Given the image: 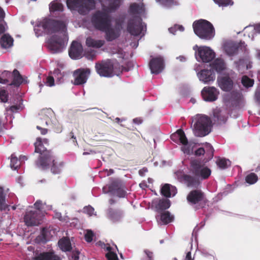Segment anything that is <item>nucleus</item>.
<instances>
[{
    "mask_svg": "<svg viewBox=\"0 0 260 260\" xmlns=\"http://www.w3.org/2000/svg\"><path fill=\"white\" fill-rule=\"evenodd\" d=\"M102 5L101 11L96 12L92 17V22L98 29L104 31L106 39L112 41L120 35L123 28L124 18L122 17L116 20L114 27L111 25L110 14L114 12L120 6L122 0H100Z\"/></svg>",
    "mask_w": 260,
    "mask_h": 260,
    "instance_id": "obj_1",
    "label": "nucleus"
},
{
    "mask_svg": "<svg viewBox=\"0 0 260 260\" xmlns=\"http://www.w3.org/2000/svg\"><path fill=\"white\" fill-rule=\"evenodd\" d=\"M66 30L65 22L48 19H43L34 28L37 37L42 35L43 31L49 35L47 44L53 53L60 52L65 48L68 40Z\"/></svg>",
    "mask_w": 260,
    "mask_h": 260,
    "instance_id": "obj_2",
    "label": "nucleus"
},
{
    "mask_svg": "<svg viewBox=\"0 0 260 260\" xmlns=\"http://www.w3.org/2000/svg\"><path fill=\"white\" fill-rule=\"evenodd\" d=\"M191 171L194 174L193 177L190 175H185L182 171H177L175 173V178L180 182L184 183L188 187H196L199 183V178L205 179L211 175V170L206 167L200 165L197 162L191 164Z\"/></svg>",
    "mask_w": 260,
    "mask_h": 260,
    "instance_id": "obj_3",
    "label": "nucleus"
},
{
    "mask_svg": "<svg viewBox=\"0 0 260 260\" xmlns=\"http://www.w3.org/2000/svg\"><path fill=\"white\" fill-rule=\"evenodd\" d=\"M192 123L191 127L193 133L197 137H204L211 131V121L206 115H197L192 119Z\"/></svg>",
    "mask_w": 260,
    "mask_h": 260,
    "instance_id": "obj_4",
    "label": "nucleus"
},
{
    "mask_svg": "<svg viewBox=\"0 0 260 260\" xmlns=\"http://www.w3.org/2000/svg\"><path fill=\"white\" fill-rule=\"evenodd\" d=\"M42 202L37 201L34 204V208L30 207L26 212L24 221L27 226H36L40 224L44 215L41 209L44 208Z\"/></svg>",
    "mask_w": 260,
    "mask_h": 260,
    "instance_id": "obj_5",
    "label": "nucleus"
},
{
    "mask_svg": "<svg viewBox=\"0 0 260 260\" xmlns=\"http://www.w3.org/2000/svg\"><path fill=\"white\" fill-rule=\"evenodd\" d=\"M194 33L201 39L209 40L215 35L214 27L209 21L201 19L193 23Z\"/></svg>",
    "mask_w": 260,
    "mask_h": 260,
    "instance_id": "obj_6",
    "label": "nucleus"
},
{
    "mask_svg": "<svg viewBox=\"0 0 260 260\" xmlns=\"http://www.w3.org/2000/svg\"><path fill=\"white\" fill-rule=\"evenodd\" d=\"M68 7L76 10L81 14H85L94 8V0H67Z\"/></svg>",
    "mask_w": 260,
    "mask_h": 260,
    "instance_id": "obj_7",
    "label": "nucleus"
},
{
    "mask_svg": "<svg viewBox=\"0 0 260 260\" xmlns=\"http://www.w3.org/2000/svg\"><path fill=\"white\" fill-rule=\"evenodd\" d=\"M195 51V57L199 62L208 63L212 61L215 57V52L209 47L206 46H199L196 45L193 47Z\"/></svg>",
    "mask_w": 260,
    "mask_h": 260,
    "instance_id": "obj_8",
    "label": "nucleus"
},
{
    "mask_svg": "<svg viewBox=\"0 0 260 260\" xmlns=\"http://www.w3.org/2000/svg\"><path fill=\"white\" fill-rule=\"evenodd\" d=\"M171 140L178 144L182 145L181 150L184 153L189 154L192 151L191 144L188 142L187 139L184 132L182 129L177 130L171 136Z\"/></svg>",
    "mask_w": 260,
    "mask_h": 260,
    "instance_id": "obj_9",
    "label": "nucleus"
},
{
    "mask_svg": "<svg viewBox=\"0 0 260 260\" xmlns=\"http://www.w3.org/2000/svg\"><path fill=\"white\" fill-rule=\"evenodd\" d=\"M127 29L133 36H137L141 34L143 36V31L146 30V25L142 22L139 18L136 17L129 21Z\"/></svg>",
    "mask_w": 260,
    "mask_h": 260,
    "instance_id": "obj_10",
    "label": "nucleus"
},
{
    "mask_svg": "<svg viewBox=\"0 0 260 260\" xmlns=\"http://www.w3.org/2000/svg\"><path fill=\"white\" fill-rule=\"evenodd\" d=\"M95 69L98 74L101 76L109 77L113 75V64L110 60L96 63Z\"/></svg>",
    "mask_w": 260,
    "mask_h": 260,
    "instance_id": "obj_11",
    "label": "nucleus"
},
{
    "mask_svg": "<svg viewBox=\"0 0 260 260\" xmlns=\"http://www.w3.org/2000/svg\"><path fill=\"white\" fill-rule=\"evenodd\" d=\"M53 158L50 151H46L45 153L40 155L36 162L37 167L42 170L48 169L52 164Z\"/></svg>",
    "mask_w": 260,
    "mask_h": 260,
    "instance_id": "obj_12",
    "label": "nucleus"
},
{
    "mask_svg": "<svg viewBox=\"0 0 260 260\" xmlns=\"http://www.w3.org/2000/svg\"><path fill=\"white\" fill-rule=\"evenodd\" d=\"M90 73V70L78 69L74 73V83L75 85H81L85 83Z\"/></svg>",
    "mask_w": 260,
    "mask_h": 260,
    "instance_id": "obj_13",
    "label": "nucleus"
},
{
    "mask_svg": "<svg viewBox=\"0 0 260 260\" xmlns=\"http://www.w3.org/2000/svg\"><path fill=\"white\" fill-rule=\"evenodd\" d=\"M217 82L218 86L224 91H231L234 86V83L228 75H220L217 77Z\"/></svg>",
    "mask_w": 260,
    "mask_h": 260,
    "instance_id": "obj_14",
    "label": "nucleus"
},
{
    "mask_svg": "<svg viewBox=\"0 0 260 260\" xmlns=\"http://www.w3.org/2000/svg\"><path fill=\"white\" fill-rule=\"evenodd\" d=\"M219 92L214 87H205L202 90L203 99L208 102H213L217 99Z\"/></svg>",
    "mask_w": 260,
    "mask_h": 260,
    "instance_id": "obj_15",
    "label": "nucleus"
},
{
    "mask_svg": "<svg viewBox=\"0 0 260 260\" xmlns=\"http://www.w3.org/2000/svg\"><path fill=\"white\" fill-rule=\"evenodd\" d=\"M200 81L205 84H209L215 79V74L211 69L202 70L197 74Z\"/></svg>",
    "mask_w": 260,
    "mask_h": 260,
    "instance_id": "obj_16",
    "label": "nucleus"
},
{
    "mask_svg": "<svg viewBox=\"0 0 260 260\" xmlns=\"http://www.w3.org/2000/svg\"><path fill=\"white\" fill-rule=\"evenodd\" d=\"M149 67L152 74H158L164 68V59L162 57L158 56L152 58L149 63Z\"/></svg>",
    "mask_w": 260,
    "mask_h": 260,
    "instance_id": "obj_17",
    "label": "nucleus"
},
{
    "mask_svg": "<svg viewBox=\"0 0 260 260\" xmlns=\"http://www.w3.org/2000/svg\"><path fill=\"white\" fill-rule=\"evenodd\" d=\"M83 48L81 44L76 41H73L69 50V55L74 59H79L82 56Z\"/></svg>",
    "mask_w": 260,
    "mask_h": 260,
    "instance_id": "obj_18",
    "label": "nucleus"
},
{
    "mask_svg": "<svg viewBox=\"0 0 260 260\" xmlns=\"http://www.w3.org/2000/svg\"><path fill=\"white\" fill-rule=\"evenodd\" d=\"M223 50L228 55L231 56L235 54L238 50L240 48L242 49L243 48H245V43H241L239 47L238 48L237 45L232 42H228L223 45Z\"/></svg>",
    "mask_w": 260,
    "mask_h": 260,
    "instance_id": "obj_19",
    "label": "nucleus"
},
{
    "mask_svg": "<svg viewBox=\"0 0 260 260\" xmlns=\"http://www.w3.org/2000/svg\"><path fill=\"white\" fill-rule=\"evenodd\" d=\"M152 206L154 207L157 211L168 209L170 206V202L168 199H155L152 202Z\"/></svg>",
    "mask_w": 260,
    "mask_h": 260,
    "instance_id": "obj_20",
    "label": "nucleus"
},
{
    "mask_svg": "<svg viewBox=\"0 0 260 260\" xmlns=\"http://www.w3.org/2000/svg\"><path fill=\"white\" fill-rule=\"evenodd\" d=\"M210 66L220 75H221V74L224 73L226 70V66L224 61L220 58L216 59L210 64Z\"/></svg>",
    "mask_w": 260,
    "mask_h": 260,
    "instance_id": "obj_21",
    "label": "nucleus"
},
{
    "mask_svg": "<svg viewBox=\"0 0 260 260\" xmlns=\"http://www.w3.org/2000/svg\"><path fill=\"white\" fill-rule=\"evenodd\" d=\"M156 218L158 224L164 225L171 222L173 219V216L167 211L156 216Z\"/></svg>",
    "mask_w": 260,
    "mask_h": 260,
    "instance_id": "obj_22",
    "label": "nucleus"
},
{
    "mask_svg": "<svg viewBox=\"0 0 260 260\" xmlns=\"http://www.w3.org/2000/svg\"><path fill=\"white\" fill-rule=\"evenodd\" d=\"M36 260H61L59 256L53 252L41 253L35 257Z\"/></svg>",
    "mask_w": 260,
    "mask_h": 260,
    "instance_id": "obj_23",
    "label": "nucleus"
},
{
    "mask_svg": "<svg viewBox=\"0 0 260 260\" xmlns=\"http://www.w3.org/2000/svg\"><path fill=\"white\" fill-rule=\"evenodd\" d=\"M145 8L142 3H133L130 5L128 13L132 15L141 14L144 12Z\"/></svg>",
    "mask_w": 260,
    "mask_h": 260,
    "instance_id": "obj_24",
    "label": "nucleus"
},
{
    "mask_svg": "<svg viewBox=\"0 0 260 260\" xmlns=\"http://www.w3.org/2000/svg\"><path fill=\"white\" fill-rule=\"evenodd\" d=\"M162 194L166 197L174 196L177 193V189L175 186L169 184L164 185L161 189Z\"/></svg>",
    "mask_w": 260,
    "mask_h": 260,
    "instance_id": "obj_25",
    "label": "nucleus"
},
{
    "mask_svg": "<svg viewBox=\"0 0 260 260\" xmlns=\"http://www.w3.org/2000/svg\"><path fill=\"white\" fill-rule=\"evenodd\" d=\"M244 35L247 36L252 40L255 32H260V24H257L255 26L252 25L246 26L244 28Z\"/></svg>",
    "mask_w": 260,
    "mask_h": 260,
    "instance_id": "obj_26",
    "label": "nucleus"
},
{
    "mask_svg": "<svg viewBox=\"0 0 260 260\" xmlns=\"http://www.w3.org/2000/svg\"><path fill=\"white\" fill-rule=\"evenodd\" d=\"M203 194L200 190L191 191L187 197L188 201L192 204H196L202 200Z\"/></svg>",
    "mask_w": 260,
    "mask_h": 260,
    "instance_id": "obj_27",
    "label": "nucleus"
},
{
    "mask_svg": "<svg viewBox=\"0 0 260 260\" xmlns=\"http://www.w3.org/2000/svg\"><path fill=\"white\" fill-rule=\"evenodd\" d=\"M43 144H47V141L44 140L43 141L40 138L37 139V141L35 143V152L39 153L41 155L42 154L45 153L46 151H49L44 146Z\"/></svg>",
    "mask_w": 260,
    "mask_h": 260,
    "instance_id": "obj_28",
    "label": "nucleus"
},
{
    "mask_svg": "<svg viewBox=\"0 0 260 260\" xmlns=\"http://www.w3.org/2000/svg\"><path fill=\"white\" fill-rule=\"evenodd\" d=\"M104 44V40H95L90 37L87 38L86 41V44L87 46L95 48H101Z\"/></svg>",
    "mask_w": 260,
    "mask_h": 260,
    "instance_id": "obj_29",
    "label": "nucleus"
},
{
    "mask_svg": "<svg viewBox=\"0 0 260 260\" xmlns=\"http://www.w3.org/2000/svg\"><path fill=\"white\" fill-rule=\"evenodd\" d=\"M13 81L12 84L19 86L22 83H27L26 78H23L17 70H14L13 73Z\"/></svg>",
    "mask_w": 260,
    "mask_h": 260,
    "instance_id": "obj_30",
    "label": "nucleus"
},
{
    "mask_svg": "<svg viewBox=\"0 0 260 260\" xmlns=\"http://www.w3.org/2000/svg\"><path fill=\"white\" fill-rule=\"evenodd\" d=\"M0 43L3 48H8L12 46L13 39L9 35L5 34L1 38Z\"/></svg>",
    "mask_w": 260,
    "mask_h": 260,
    "instance_id": "obj_31",
    "label": "nucleus"
},
{
    "mask_svg": "<svg viewBox=\"0 0 260 260\" xmlns=\"http://www.w3.org/2000/svg\"><path fill=\"white\" fill-rule=\"evenodd\" d=\"M51 170L53 174L60 173L63 170L64 163L61 161H56L53 159L52 160Z\"/></svg>",
    "mask_w": 260,
    "mask_h": 260,
    "instance_id": "obj_32",
    "label": "nucleus"
},
{
    "mask_svg": "<svg viewBox=\"0 0 260 260\" xmlns=\"http://www.w3.org/2000/svg\"><path fill=\"white\" fill-rule=\"evenodd\" d=\"M58 246L63 251H70L71 249V244L70 240L64 238L58 241Z\"/></svg>",
    "mask_w": 260,
    "mask_h": 260,
    "instance_id": "obj_33",
    "label": "nucleus"
},
{
    "mask_svg": "<svg viewBox=\"0 0 260 260\" xmlns=\"http://www.w3.org/2000/svg\"><path fill=\"white\" fill-rule=\"evenodd\" d=\"M49 9L51 12L61 11L63 9V6L58 1H54L50 3Z\"/></svg>",
    "mask_w": 260,
    "mask_h": 260,
    "instance_id": "obj_34",
    "label": "nucleus"
},
{
    "mask_svg": "<svg viewBox=\"0 0 260 260\" xmlns=\"http://www.w3.org/2000/svg\"><path fill=\"white\" fill-rule=\"evenodd\" d=\"M4 16L5 13L0 8V34L5 32L7 29L5 22L4 21Z\"/></svg>",
    "mask_w": 260,
    "mask_h": 260,
    "instance_id": "obj_35",
    "label": "nucleus"
},
{
    "mask_svg": "<svg viewBox=\"0 0 260 260\" xmlns=\"http://www.w3.org/2000/svg\"><path fill=\"white\" fill-rule=\"evenodd\" d=\"M217 165L221 169H225L231 165L230 161L225 158L218 159L216 161Z\"/></svg>",
    "mask_w": 260,
    "mask_h": 260,
    "instance_id": "obj_36",
    "label": "nucleus"
},
{
    "mask_svg": "<svg viewBox=\"0 0 260 260\" xmlns=\"http://www.w3.org/2000/svg\"><path fill=\"white\" fill-rule=\"evenodd\" d=\"M20 165V160H18L17 158L12 154L11 158V168L14 170H16Z\"/></svg>",
    "mask_w": 260,
    "mask_h": 260,
    "instance_id": "obj_37",
    "label": "nucleus"
},
{
    "mask_svg": "<svg viewBox=\"0 0 260 260\" xmlns=\"http://www.w3.org/2000/svg\"><path fill=\"white\" fill-rule=\"evenodd\" d=\"M11 76L9 72L5 71L0 75V83L5 84L9 82V78Z\"/></svg>",
    "mask_w": 260,
    "mask_h": 260,
    "instance_id": "obj_38",
    "label": "nucleus"
},
{
    "mask_svg": "<svg viewBox=\"0 0 260 260\" xmlns=\"http://www.w3.org/2000/svg\"><path fill=\"white\" fill-rule=\"evenodd\" d=\"M219 7H227L232 6L234 2L232 0H213Z\"/></svg>",
    "mask_w": 260,
    "mask_h": 260,
    "instance_id": "obj_39",
    "label": "nucleus"
},
{
    "mask_svg": "<svg viewBox=\"0 0 260 260\" xmlns=\"http://www.w3.org/2000/svg\"><path fill=\"white\" fill-rule=\"evenodd\" d=\"M258 178L254 173H250L246 177V181L249 184H253L256 182Z\"/></svg>",
    "mask_w": 260,
    "mask_h": 260,
    "instance_id": "obj_40",
    "label": "nucleus"
},
{
    "mask_svg": "<svg viewBox=\"0 0 260 260\" xmlns=\"http://www.w3.org/2000/svg\"><path fill=\"white\" fill-rule=\"evenodd\" d=\"M106 249L109 251V252L106 254V257L108 260H118L117 254L111 251V248L110 246H107Z\"/></svg>",
    "mask_w": 260,
    "mask_h": 260,
    "instance_id": "obj_41",
    "label": "nucleus"
},
{
    "mask_svg": "<svg viewBox=\"0 0 260 260\" xmlns=\"http://www.w3.org/2000/svg\"><path fill=\"white\" fill-rule=\"evenodd\" d=\"M242 83L244 86L249 87L253 86L254 81L247 76H243L242 78Z\"/></svg>",
    "mask_w": 260,
    "mask_h": 260,
    "instance_id": "obj_42",
    "label": "nucleus"
},
{
    "mask_svg": "<svg viewBox=\"0 0 260 260\" xmlns=\"http://www.w3.org/2000/svg\"><path fill=\"white\" fill-rule=\"evenodd\" d=\"M121 215V213L118 211L110 210L109 212V217L113 220H118Z\"/></svg>",
    "mask_w": 260,
    "mask_h": 260,
    "instance_id": "obj_43",
    "label": "nucleus"
},
{
    "mask_svg": "<svg viewBox=\"0 0 260 260\" xmlns=\"http://www.w3.org/2000/svg\"><path fill=\"white\" fill-rule=\"evenodd\" d=\"M251 67L252 66L250 63L247 64V63H244L242 61H240L238 64V70L241 73H243L244 72L242 70L243 68H245L246 70H248L250 69Z\"/></svg>",
    "mask_w": 260,
    "mask_h": 260,
    "instance_id": "obj_44",
    "label": "nucleus"
},
{
    "mask_svg": "<svg viewBox=\"0 0 260 260\" xmlns=\"http://www.w3.org/2000/svg\"><path fill=\"white\" fill-rule=\"evenodd\" d=\"M23 108L22 104L20 102L18 105H13L10 108H7V111L10 110L12 112H16L19 110H21Z\"/></svg>",
    "mask_w": 260,
    "mask_h": 260,
    "instance_id": "obj_45",
    "label": "nucleus"
},
{
    "mask_svg": "<svg viewBox=\"0 0 260 260\" xmlns=\"http://www.w3.org/2000/svg\"><path fill=\"white\" fill-rule=\"evenodd\" d=\"M177 30H179L180 31H183L184 30V27L182 25H175L174 26L169 28V31L170 33L175 34Z\"/></svg>",
    "mask_w": 260,
    "mask_h": 260,
    "instance_id": "obj_46",
    "label": "nucleus"
},
{
    "mask_svg": "<svg viewBox=\"0 0 260 260\" xmlns=\"http://www.w3.org/2000/svg\"><path fill=\"white\" fill-rule=\"evenodd\" d=\"M6 207L5 204V199L3 194V190L0 188V210L4 209Z\"/></svg>",
    "mask_w": 260,
    "mask_h": 260,
    "instance_id": "obj_47",
    "label": "nucleus"
},
{
    "mask_svg": "<svg viewBox=\"0 0 260 260\" xmlns=\"http://www.w3.org/2000/svg\"><path fill=\"white\" fill-rule=\"evenodd\" d=\"M93 233L91 230H87L85 234V239L88 242H90L92 240Z\"/></svg>",
    "mask_w": 260,
    "mask_h": 260,
    "instance_id": "obj_48",
    "label": "nucleus"
},
{
    "mask_svg": "<svg viewBox=\"0 0 260 260\" xmlns=\"http://www.w3.org/2000/svg\"><path fill=\"white\" fill-rule=\"evenodd\" d=\"M84 212L87 214L89 216H92L93 215H95L94 210L93 208L91 206H87L84 208Z\"/></svg>",
    "mask_w": 260,
    "mask_h": 260,
    "instance_id": "obj_49",
    "label": "nucleus"
},
{
    "mask_svg": "<svg viewBox=\"0 0 260 260\" xmlns=\"http://www.w3.org/2000/svg\"><path fill=\"white\" fill-rule=\"evenodd\" d=\"M0 99L3 102H6L8 100V96L6 91L4 90H0Z\"/></svg>",
    "mask_w": 260,
    "mask_h": 260,
    "instance_id": "obj_50",
    "label": "nucleus"
},
{
    "mask_svg": "<svg viewBox=\"0 0 260 260\" xmlns=\"http://www.w3.org/2000/svg\"><path fill=\"white\" fill-rule=\"evenodd\" d=\"M144 252L146 254V257L144 258L143 260H153V253L148 250H145Z\"/></svg>",
    "mask_w": 260,
    "mask_h": 260,
    "instance_id": "obj_51",
    "label": "nucleus"
},
{
    "mask_svg": "<svg viewBox=\"0 0 260 260\" xmlns=\"http://www.w3.org/2000/svg\"><path fill=\"white\" fill-rule=\"evenodd\" d=\"M241 98L242 94L239 92H236L232 93V98L234 101L240 100Z\"/></svg>",
    "mask_w": 260,
    "mask_h": 260,
    "instance_id": "obj_52",
    "label": "nucleus"
},
{
    "mask_svg": "<svg viewBox=\"0 0 260 260\" xmlns=\"http://www.w3.org/2000/svg\"><path fill=\"white\" fill-rule=\"evenodd\" d=\"M46 84L47 86H53L54 85V79L53 77L49 76L47 78Z\"/></svg>",
    "mask_w": 260,
    "mask_h": 260,
    "instance_id": "obj_53",
    "label": "nucleus"
},
{
    "mask_svg": "<svg viewBox=\"0 0 260 260\" xmlns=\"http://www.w3.org/2000/svg\"><path fill=\"white\" fill-rule=\"evenodd\" d=\"M205 153V150L203 148H200L198 150H197L195 152V154L197 155H201L204 154Z\"/></svg>",
    "mask_w": 260,
    "mask_h": 260,
    "instance_id": "obj_54",
    "label": "nucleus"
},
{
    "mask_svg": "<svg viewBox=\"0 0 260 260\" xmlns=\"http://www.w3.org/2000/svg\"><path fill=\"white\" fill-rule=\"evenodd\" d=\"M117 196L119 197H124L125 194V192L121 190V189H118L116 192Z\"/></svg>",
    "mask_w": 260,
    "mask_h": 260,
    "instance_id": "obj_55",
    "label": "nucleus"
},
{
    "mask_svg": "<svg viewBox=\"0 0 260 260\" xmlns=\"http://www.w3.org/2000/svg\"><path fill=\"white\" fill-rule=\"evenodd\" d=\"M37 128L38 129H40L41 130V133L43 135H45L47 133V129L46 128H42L40 126H37Z\"/></svg>",
    "mask_w": 260,
    "mask_h": 260,
    "instance_id": "obj_56",
    "label": "nucleus"
},
{
    "mask_svg": "<svg viewBox=\"0 0 260 260\" xmlns=\"http://www.w3.org/2000/svg\"><path fill=\"white\" fill-rule=\"evenodd\" d=\"M185 260H193V259L191 258L190 252H188L187 253Z\"/></svg>",
    "mask_w": 260,
    "mask_h": 260,
    "instance_id": "obj_57",
    "label": "nucleus"
},
{
    "mask_svg": "<svg viewBox=\"0 0 260 260\" xmlns=\"http://www.w3.org/2000/svg\"><path fill=\"white\" fill-rule=\"evenodd\" d=\"M255 56L257 59H260V50L259 49L255 50Z\"/></svg>",
    "mask_w": 260,
    "mask_h": 260,
    "instance_id": "obj_58",
    "label": "nucleus"
},
{
    "mask_svg": "<svg viewBox=\"0 0 260 260\" xmlns=\"http://www.w3.org/2000/svg\"><path fill=\"white\" fill-rule=\"evenodd\" d=\"M133 121L134 123L136 124H140L142 123V120L139 118H135L133 119Z\"/></svg>",
    "mask_w": 260,
    "mask_h": 260,
    "instance_id": "obj_59",
    "label": "nucleus"
},
{
    "mask_svg": "<svg viewBox=\"0 0 260 260\" xmlns=\"http://www.w3.org/2000/svg\"><path fill=\"white\" fill-rule=\"evenodd\" d=\"M218 111H219L218 110H215V111H214L213 115H214V116L215 117L217 118V120H220L219 117V116H218V114H217V113H216V111H217V112H218Z\"/></svg>",
    "mask_w": 260,
    "mask_h": 260,
    "instance_id": "obj_60",
    "label": "nucleus"
},
{
    "mask_svg": "<svg viewBox=\"0 0 260 260\" xmlns=\"http://www.w3.org/2000/svg\"><path fill=\"white\" fill-rule=\"evenodd\" d=\"M177 59H179L180 61H185L186 60V58L183 56H180L177 57Z\"/></svg>",
    "mask_w": 260,
    "mask_h": 260,
    "instance_id": "obj_61",
    "label": "nucleus"
},
{
    "mask_svg": "<svg viewBox=\"0 0 260 260\" xmlns=\"http://www.w3.org/2000/svg\"><path fill=\"white\" fill-rule=\"evenodd\" d=\"M255 97L257 101L260 103V93L256 92L255 93Z\"/></svg>",
    "mask_w": 260,
    "mask_h": 260,
    "instance_id": "obj_62",
    "label": "nucleus"
},
{
    "mask_svg": "<svg viewBox=\"0 0 260 260\" xmlns=\"http://www.w3.org/2000/svg\"><path fill=\"white\" fill-rule=\"evenodd\" d=\"M106 172H107V176L110 175L111 174L113 173V170H110L109 171L108 170H106Z\"/></svg>",
    "mask_w": 260,
    "mask_h": 260,
    "instance_id": "obj_63",
    "label": "nucleus"
},
{
    "mask_svg": "<svg viewBox=\"0 0 260 260\" xmlns=\"http://www.w3.org/2000/svg\"><path fill=\"white\" fill-rule=\"evenodd\" d=\"M94 54L92 55L91 56H90V55L88 54L87 53L86 54V57L88 59H91L93 58V57H94Z\"/></svg>",
    "mask_w": 260,
    "mask_h": 260,
    "instance_id": "obj_64",
    "label": "nucleus"
}]
</instances>
